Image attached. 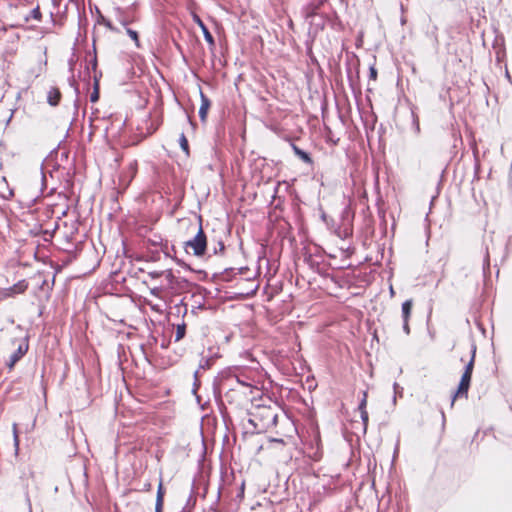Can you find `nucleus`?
<instances>
[{
    "label": "nucleus",
    "instance_id": "obj_18",
    "mask_svg": "<svg viewBox=\"0 0 512 512\" xmlns=\"http://www.w3.org/2000/svg\"><path fill=\"white\" fill-rule=\"evenodd\" d=\"M24 512H31V507L29 503L26 504V509Z\"/></svg>",
    "mask_w": 512,
    "mask_h": 512
},
{
    "label": "nucleus",
    "instance_id": "obj_15",
    "mask_svg": "<svg viewBox=\"0 0 512 512\" xmlns=\"http://www.w3.org/2000/svg\"><path fill=\"white\" fill-rule=\"evenodd\" d=\"M184 335V327H178V331H177V339H181Z\"/></svg>",
    "mask_w": 512,
    "mask_h": 512
},
{
    "label": "nucleus",
    "instance_id": "obj_2",
    "mask_svg": "<svg viewBox=\"0 0 512 512\" xmlns=\"http://www.w3.org/2000/svg\"><path fill=\"white\" fill-rule=\"evenodd\" d=\"M192 249L193 254L201 256L206 250V237L201 227H199L198 233L195 238L191 241L186 242V249Z\"/></svg>",
    "mask_w": 512,
    "mask_h": 512
},
{
    "label": "nucleus",
    "instance_id": "obj_11",
    "mask_svg": "<svg viewBox=\"0 0 512 512\" xmlns=\"http://www.w3.org/2000/svg\"><path fill=\"white\" fill-rule=\"evenodd\" d=\"M26 289V286L23 284H17L13 288L10 289L12 293H21Z\"/></svg>",
    "mask_w": 512,
    "mask_h": 512
},
{
    "label": "nucleus",
    "instance_id": "obj_14",
    "mask_svg": "<svg viewBox=\"0 0 512 512\" xmlns=\"http://www.w3.org/2000/svg\"><path fill=\"white\" fill-rule=\"evenodd\" d=\"M370 78H371L372 80H374V81H375V80H376V78H377V71H376V69H375L374 67H371V68H370Z\"/></svg>",
    "mask_w": 512,
    "mask_h": 512
},
{
    "label": "nucleus",
    "instance_id": "obj_5",
    "mask_svg": "<svg viewBox=\"0 0 512 512\" xmlns=\"http://www.w3.org/2000/svg\"><path fill=\"white\" fill-rule=\"evenodd\" d=\"M201 97H202V104L199 109V116L202 121H205L210 103H209L208 99L203 96V94H201Z\"/></svg>",
    "mask_w": 512,
    "mask_h": 512
},
{
    "label": "nucleus",
    "instance_id": "obj_1",
    "mask_svg": "<svg viewBox=\"0 0 512 512\" xmlns=\"http://www.w3.org/2000/svg\"><path fill=\"white\" fill-rule=\"evenodd\" d=\"M10 344L11 348H15V351L11 355L10 362L8 363V367L12 369L16 362L26 354L29 347L28 334L22 327L17 326L13 329Z\"/></svg>",
    "mask_w": 512,
    "mask_h": 512
},
{
    "label": "nucleus",
    "instance_id": "obj_13",
    "mask_svg": "<svg viewBox=\"0 0 512 512\" xmlns=\"http://www.w3.org/2000/svg\"><path fill=\"white\" fill-rule=\"evenodd\" d=\"M13 435H14L15 446L18 447V445H19V436H18V430H17V425L16 424L13 425Z\"/></svg>",
    "mask_w": 512,
    "mask_h": 512
},
{
    "label": "nucleus",
    "instance_id": "obj_17",
    "mask_svg": "<svg viewBox=\"0 0 512 512\" xmlns=\"http://www.w3.org/2000/svg\"><path fill=\"white\" fill-rule=\"evenodd\" d=\"M163 502L156 501V512H161Z\"/></svg>",
    "mask_w": 512,
    "mask_h": 512
},
{
    "label": "nucleus",
    "instance_id": "obj_16",
    "mask_svg": "<svg viewBox=\"0 0 512 512\" xmlns=\"http://www.w3.org/2000/svg\"><path fill=\"white\" fill-rule=\"evenodd\" d=\"M98 90L97 88L95 89L94 93L91 95V101L92 102H96L98 100Z\"/></svg>",
    "mask_w": 512,
    "mask_h": 512
},
{
    "label": "nucleus",
    "instance_id": "obj_3",
    "mask_svg": "<svg viewBox=\"0 0 512 512\" xmlns=\"http://www.w3.org/2000/svg\"><path fill=\"white\" fill-rule=\"evenodd\" d=\"M473 365H474V354L472 355V358L469 361V363H468V365L466 367V370H465V372H464V374L462 376L461 382H460L459 387H458L457 395H459V394H467V391H468V388H469V385H470Z\"/></svg>",
    "mask_w": 512,
    "mask_h": 512
},
{
    "label": "nucleus",
    "instance_id": "obj_19",
    "mask_svg": "<svg viewBox=\"0 0 512 512\" xmlns=\"http://www.w3.org/2000/svg\"><path fill=\"white\" fill-rule=\"evenodd\" d=\"M302 158H304L305 160H308V156L306 154H302Z\"/></svg>",
    "mask_w": 512,
    "mask_h": 512
},
{
    "label": "nucleus",
    "instance_id": "obj_7",
    "mask_svg": "<svg viewBox=\"0 0 512 512\" xmlns=\"http://www.w3.org/2000/svg\"><path fill=\"white\" fill-rule=\"evenodd\" d=\"M411 308H412V302L410 300H408V301L403 303L402 310H403V313H404V316H405L406 320H407V318L410 315Z\"/></svg>",
    "mask_w": 512,
    "mask_h": 512
},
{
    "label": "nucleus",
    "instance_id": "obj_10",
    "mask_svg": "<svg viewBox=\"0 0 512 512\" xmlns=\"http://www.w3.org/2000/svg\"><path fill=\"white\" fill-rule=\"evenodd\" d=\"M163 497H164V489H163L162 482H160L159 487H158V492H157V502H163Z\"/></svg>",
    "mask_w": 512,
    "mask_h": 512
},
{
    "label": "nucleus",
    "instance_id": "obj_8",
    "mask_svg": "<svg viewBox=\"0 0 512 512\" xmlns=\"http://www.w3.org/2000/svg\"><path fill=\"white\" fill-rule=\"evenodd\" d=\"M180 146L182 148V150L188 154L189 153V149H188V141L186 139V137L182 134L181 137H180Z\"/></svg>",
    "mask_w": 512,
    "mask_h": 512
},
{
    "label": "nucleus",
    "instance_id": "obj_6",
    "mask_svg": "<svg viewBox=\"0 0 512 512\" xmlns=\"http://www.w3.org/2000/svg\"><path fill=\"white\" fill-rule=\"evenodd\" d=\"M61 94L57 88H52L48 94V101L51 105L55 106L60 100Z\"/></svg>",
    "mask_w": 512,
    "mask_h": 512
},
{
    "label": "nucleus",
    "instance_id": "obj_4",
    "mask_svg": "<svg viewBox=\"0 0 512 512\" xmlns=\"http://www.w3.org/2000/svg\"><path fill=\"white\" fill-rule=\"evenodd\" d=\"M193 20L201 28L204 37L210 46H214V39L198 15L193 14Z\"/></svg>",
    "mask_w": 512,
    "mask_h": 512
},
{
    "label": "nucleus",
    "instance_id": "obj_12",
    "mask_svg": "<svg viewBox=\"0 0 512 512\" xmlns=\"http://www.w3.org/2000/svg\"><path fill=\"white\" fill-rule=\"evenodd\" d=\"M127 33L128 35L134 40V42L136 43L137 46H139V39H138V34L136 31H133L131 29H128L127 30Z\"/></svg>",
    "mask_w": 512,
    "mask_h": 512
},
{
    "label": "nucleus",
    "instance_id": "obj_9",
    "mask_svg": "<svg viewBox=\"0 0 512 512\" xmlns=\"http://www.w3.org/2000/svg\"><path fill=\"white\" fill-rule=\"evenodd\" d=\"M365 405H366V393L364 394V399L361 402L360 408L362 410V418H363V420L367 421L368 415H367V412L364 410Z\"/></svg>",
    "mask_w": 512,
    "mask_h": 512
}]
</instances>
